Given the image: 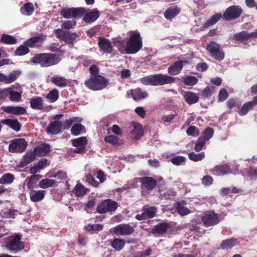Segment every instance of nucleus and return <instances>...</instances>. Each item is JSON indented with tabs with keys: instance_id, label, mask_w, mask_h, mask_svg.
Listing matches in <instances>:
<instances>
[{
	"instance_id": "nucleus-54",
	"label": "nucleus",
	"mask_w": 257,
	"mask_h": 257,
	"mask_svg": "<svg viewBox=\"0 0 257 257\" xmlns=\"http://www.w3.org/2000/svg\"><path fill=\"white\" fill-rule=\"evenodd\" d=\"M40 40V37H33L26 41L24 42V44L26 45L28 47H30L33 48L35 46V44L39 42Z\"/></svg>"
},
{
	"instance_id": "nucleus-4",
	"label": "nucleus",
	"mask_w": 257,
	"mask_h": 257,
	"mask_svg": "<svg viewBox=\"0 0 257 257\" xmlns=\"http://www.w3.org/2000/svg\"><path fill=\"white\" fill-rule=\"evenodd\" d=\"M130 33L131 34L126 42L125 50L127 54H134L143 47L142 38L137 30Z\"/></svg>"
},
{
	"instance_id": "nucleus-56",
	"label": "nucleus",
	"mask_w": 257,
	"mask_h": 257,
	"mask_svg": "<svg viewBox=\"0 0 257 257\" xmlns=\"http://www.w3.org/2000/svg\"><path fill=\"white\" fill-rule=\"evenodd\" d=\"M214 90L215 87L213 86L207 87L202 91L201 95L203 98L205 99L211 96Z\"/></svg>"
},
{
	"instance_id": "nucleus-61",
	"label": "nucleus",
	"mask_w": 257,
	"mask_h": 257,
	"mask_svg": "<svg viewBox=\"0 0 257 257\" xmlns=\"http://www.w3.org/2000/svg\"><path fill=\"white\" fill-rule=\"evenodd\" d=\"M86 181L91 185L94 187H98L99 186V183L95 180L93 177L90 174H87L86 175Z\"/></svg>"
},
{
	"instance_id": "nucleus-8",
	"label": "nucleus",
	"mask_w": 257,
	"mask_h": 257,
	"mask_svg": "<svg viewBox=\"0 0 257 257\" xmlns=\"http://www.w3.org/2000/svg\"><path fill=\"white\" fill-rule=\"evenodd\" d=\"M206 50L209 52L210 57L214 59L221 61L224 58L225 54L221 50L220 45L216 42L211 41L207 45Z\"/></svg>"
},
{
	"instance_id": "nucleus-1",
	"label": "nucleus",
	"mask_w": 257,
	"mask_h": 257,
	"mask_svg": "<svg viewBox=\"0 0 257 257\" xmlns=\"http://www.w3.org/2000/svg\"><path fill=\"white\" fill-rule=\"evenodd\" d=\"M243 13V10L240 6H231L228 7L223 14L220 13H215L203 25L202 28L206 29L217 23L222 18L225 21H231L239 18Z\"/></svg>"
},
{
	"instance_id": "nucleus-19",
	"label": "nucleus",
	"mask_w": 257,
	"mask_h": 257,
	"mask_svg": "<svg viewBox=\"0 0 257 257\" xmlns=\"http://www.w3.org/2000/svg\"><path fill=\"white\" fill-rule=\"evenodd\" d=\"M98 44L99 49L103 53L109 54L112 53L113 47L108 39L100 37L98 39Z\"/></svg>"
},
{
	"instance_id": "nucleus-5",
	"label": "nucleus",
	"mask_w": 257,
	"mask_h": 257,
	"mask_svg": "<svg viewBox=\"0 0 257 257\" xmlns=\"http://www.w3.org/2000/svg\"><path fill=\"white\" fill-rule=\"evenodd\" d=\"M108 83V80L102 75L91 76L88 79L84 82L86 87L94 91L105 88Z\"/></svg>"
},
{
	"instance_id": "nucleus-30",
	"label": "nucleus",
	"mask_w": 257,
	"mask_h": 257,
	"mask_svg": "<svg viewBox=\"0 0 257 257\" xmlns=\"http://www.w3.org/2000/svg\"><path fill=\"white\" fill-rule=\"evenodd\" d=\"M31 200L34 202H37L41 201L45 197V191L32 190L30 193Z\"/></svg>"
},
{
	"instance_id": "nucleus-14",
	"label": "nucleus",
	"mask_w": 257,
	"mask_h": 257,
	"mask_svg": "<svg viewBox=\"0 0 257 257\" xmlns=\"http://www.w3.org/2000/svg\"><path fill=\"white\" fill-rule=\"evenodd\" d=\"M139 182L141 184V188L147 190H152L155 189L157 181L152 177L144 176L138 178Z\"/></svg>"
},
{
	"instance_id": "nucleus-58",
	"label": "nucleus",
	"mask_w": 257,
	"mask_h": 257,
	"mask_svg": "<svg viewBox=\"0 0 257 257\" xmlns=\"http://www.w3.org/2000/svg\"><path fill=\"white\" fill-rule=\"evenodd\" d=\"M83 127L80 123L75 124L71 129V133L74 136H78L80 134Z\"/></svg>"
},
{
	"instance_id": "nucleus-53",
	"label": "nucleus",
	"mask_w": 257,
	"mask_h": 257,
	"mask_svg": "<svg viewBox=\"0 0 257 257\" xmlns=\"http://www.w3.org/2000/svg\"><path fill=\"white\" fill-rule=\"evenodd\" d=\"M213 134V128L212 127H208L204 131L202 134L203 136L201 137L204 139V140L207 141L212 137Z\"/></svg>"
},
{
	"instance_id": "nucleus-51",
	"label": "nucleus",
	"mask_w": 257,
	"mask_h": 257,
	"mask_svg": "<svg viewBox=\"0 0 257 257\" xmlns=\"http://www.w3.org/2000/svg\"><path fill=\"white\" fill-rule=\"evenodd\" d=\"M59 97V91L56 88L53 89L46 96V98L49 99L50 102H54Z\"/></svg>"
},
{
	"instance_id": "nucleus-2",
	"label": "nucleus",
	"mask_w": 257,
	"mask_h": 257,
	"mask_svg": "<svg viewBox=\"0 0 257 257\" xmlns=\"http://www.w3.org/2000/svg\"><path fill=\"white\" fill-rule=\"evenodd\" d=\"M175 78L172 76L162 74H154L144 77L140 79V82L145 85H163L174 83Z\"/></svg>"
},
{
	"instance_id": "nucleus-17",
	"label": "nucleus",
	"mask_w": 257,
	"mask_h": 257,
	"mask_svg": "<svg viewBox=\"0 0 257 257\" xmlns=\"http://www.w3.org/2000/svg\"><path fill=\"white\" fill-rule=\"evenodd\" d=\"M62 123L60 120L51 121L46 128L48 134L57 135L62 132Z\"/></svg>"
},
{
	"instance_id": "nucleus-15",
	"label": "nucleus",
	"mask_w": 257,
	"mask_h": 257,
	"mask_svg": "<svg viewBox=\"0 0 257 257\" xmlns=\"http://www.w3.org/2000/svg\"><path fill=\"white\" fill-rule=\"evenodd\" d=\"M113 232L117 235H128L132 234L135 230L128 224H120L112 228Z\"/></svg>"
},
{
	"instance_id": "nucleus-35",
	"label": "nucleus",
	"mask_w": 257,
	"mask_h": 257,
	"mask_svg": "<svg viewBox=\"0 0 257 257\" xmlns=\"http://www.w3.org/2000/svg\"><path fill=\"white\" fill-rule=\"evenodd\" d=\"M236 239L234 238H227L223 240L220 245L222 249H228L234 247L236 244Z\"/></svg>"
},
{
	"instance_id": "nucleus-24",
	"label": "nucleus",
	"mask_w": 257,
	"mask_h": 257,
	"mask_svg": "<svg viewBox=\"0 0 257 257\" xmlns=\"http://www.w3.org/2000/svg\"><path fill=\"white\" fill-rule=\"evenodd\" d=\"M3 110L8 113L17 115L24 114L26 112V110L24 107L20 106H8L5 107Z\"/></svg>"
},
{
	"instance_id": "nucleus-60",
	"label": "nucleus",
	"mask_w": 257,
	"mask_h": 257,
	"mask_svg": "<svg viewBox=\"0 0 257 257\" xmlns=\"http://www.w3.org/2000/svg\"><path fill=\"white\" fill-rule=\"evenodd\" d=\"M176 209L179 214L182 216L186 215L190 213V211L189 209L181 206L179 203H178Z\"/></svg>"
},
{
	"instance_id": "nucleus-40",
	"label": "nucleus",
	"mask_w": 257,
	"mask_h": 257,
	"mask_svg": "<svg viewBox=\"0 0 257 257\" xmlns=\"http://www.w3.org/2000/svg\"><path fill=\"white\" fill-rule=\"evenodd\" d=\"M1 42L4 44L13 45L17 43V39L13 36L3 34L2 36Z\"/></svg>"
},
{
	"instance_id": "nucleus-27",
	"label": "nucleus",
	"mask_w": 257,
	"mask_h": 257,
	"mask_svg": "<svg viewBox=\"0 0 257 257\" xmlns=\"http://www.w3.org/2000/svg\"><path fill=\"white\" fill-rule=\"evenodd\" d=\"M36 157V156H35L34 152L27 153L21 160L19 165L20 167L23 168L26 166L30 163L34 161L35 160Z\"/></svg>"
},
{
	"instance_id": "nucleus-23",
	"label": "nucleus",
	"mask_w": 257,
	"mask_h": 257,
	"mask_svg": "<svg viewBox=\"0 0 257 257\" xmlns=\"http://www.w3.org/2000/svg\"><path fill=\"white\" fill-rule=\"evenodd\" d=\"M132 125L134 128L131 131V134L135 140H139L144 135L143 126L138 122H132Z\"/></svg>"
},
{
	"instance_id": "nucleus-36",
	"label": "nucleus",
	"mask_w": 257,
	"mask_h": 257,
	"mask_svg": "<svg viewBox=\"0 0 257 257\" xmlns=\"http://www.w3.org/2000/svg\"><path fill=\"white\" fill-rule=\"evenodd\" d=\"M89 190L82 184L78 183L75 186L73 193L77 197H82L85 195Z\"/></svg>"
},
{
	"instance_id": "nucleus-10",
	"label": "nucleus",
	"mask_w": 257,
	"mask_h": 257,
	"mask_svg": "<svg viewBox=\"0 0 257 257\" xmlns=\"http://www.w3.org/2000/svg\"><path fill=\"white\" fill-rule=\"evenodd\" d=\"M118 207V203L111 199H106L100 203L97 207L96 211L100 214H105L114 212Z\"/></svg>"
},
{
	"instance_id": "nucleus-64",
	"label": "nucleus",
	"mask_w": 257,
	"mask_h": 257,
	"mask_svg": "<svg viewBox=\"0 0 257 257\" xmlns=\"http://www.w3.org/2000/svg\"><path fill=\"white\" fill-rule=\"evenodd\" d=\"M213 181V180L211 176L205 175L202 178L201 183L204 186H209L212 185Z\"/></svg>"
},
{
	"instance_id": "nucleus-62",
	"label": "nucleus",
	"mask_w": 257,
	"mask_h": 257,
	"mask_svg": "<svg viewBox=\"0 0 257 257\" xmlns=\"http://www.w3.org/2000/svg\"><path fill=\"white\" fill-rule=\"evenodd\" d=\"M186 133L188 136L196 137L199 135V132L195 126H190L186 130Z\"/></svg>"
},
{
	"instance_id": "nucleus-57",
	"label": "nucleus",
	"mask_w": 257,
	"mask_h": 257,
	"mask_svg": "<svg viewBox=\"0 0 257 257\" xmlns=\"http://www.w3.org/2000/svg\"><path fill=\"white\" fill-rule=\"evenodd\" d=\"M114 45L117 47L118 51L121 54H124L126 53L125 46H124V43L123 41L116 40L114 42Z\"/></svg>"
},
{
	"instance_id": "nucleus-48",
	"label": "nucleus",
	"mask_w": 257,
	"mask_h": 257,
	"mask_svg": "<svg viewBox=\"0 0 257 257\" xmlns=\"http://www.w3.org/2000/svg\"><path fill=\"white\" fill-rule=\"evenodd\" d=\"M76 25V22L74 20L72 21H66L64 22L61 25V28L60 29L64 32H70V30L72 29Z\"/></svg>"
},
{
	"instance_id": "nucleus-33",
	"label": "nucleus",
	"mask_w": 257,
	"mask_h": 257,
	"mask_svg": "<svg viewBox=\"0 0 257 257\" xmlns=\"http://www.w3.org/2000/svg\"><path fill=\"white\" fill-rule=\"evenodd\" d=\"M42 178L41 175H33L27 178L28 183L27 186L29 189H33L37 186V182Z\"/></svg>"
},
{
	"instance_id": "nucleus-3",
	"label": "nucleus",
	"mask_w": 257,
	"mask_h": 257,
	"mask_svg": "<svg viewBox=\"0 0 257 257\" xmlns=\"http://www.w3.org/2000/svg\"><path fill=\"white\" fill-rule=\"evenodd\" d=\"M61 59L58 55L54 53H41L35 55L31 61L39 64L41 67H48L57 64Z\"/></svg>"
},
{
	"instance_id": "nucleus-13",
	"label": "nucleus",
	"mask_w": 257,
	"mask_h": 257,
	"mask_svg": "<svg viewBox=\"0 0 257 257\" xmlns=\"http://www.w3.org/2000/svg\"><path fill=\"white\" fill-rule=\"evenodd\" d=\"M219 216L213 211H206L202 217L201 220L206 227L214 226L219 222Z\"/></svg>"
},
{
	"instance_id": "nucleus-42",
	"label": "nucleus",
	"mask_w": 257,
	"mask_h": 257,
	"mask_svg": "<svg viewBox=\"0 0 257 257\" xmlns=\"http://www.w3.org/2000/svg\"><path fill=\"white\" fill-rule=\"evenodd\" d=\"M20 71L14 70L10 73L8 75H6V84H10L14 82L21 75Z\"/></svg>"
},
{
	"instance_id": "nucleus-11",
	"label": "nucleus",
	"mask_w": 257,
	"mask_h": 257,
	"mask_svg": "<svg viewBox=\"0 0 257 257\" xmlns=\"http://www.w3.org/2000/svg\"><path fill=\"white\" fill-rule=\"evenodd\" d=\"M142 211V214H138L135 216V218L139 221L152 219L155 217L158 211V208L155 206L146 205L143 207Z\"/></svg>"
},
{
	"instance_id": "nucleus-34",
	"label": "nucleus",
	"mask_w": 257,
	"mask_h": 257,
	"mask_svg": "<svg viewBox=\"0 0 257 257\" xmlns=\"http://www.w3.org/2000/svg\"><path fill=\"white\" fill-rule=\"evenodd\" d=\"M34 10L33 5L30 2L25 4L20 9L21 14L27 16H31Z\"/></svg>"
},
{
	"instance_id": "nucleus-47",
	"label": "nucleus",
	"mask_w": 257,
	"mask_h": 257,
	"mask_svg": "<svg viewBox=\"0 0 257 257\" xmlns=\"http://www.w3.org/2000/svg\"><path fill=\"white\" fill-rule=\"evenodd\" d=\"M253 107V106L252 105L251 103H250L249 101H248L243 104L238 113L241 116L245 115L248 112L249 110H251Z\"/></svg>"
},
{
	"instance_id": "nucleus-20",
	"label": "nucleus",
	"mask_w": 257,
	"mask_h": 257,
	"mask_svg": "<svg viewBox=\"0 0 257 257\" xmlns=\"http://www.w3.org/2000/svg\"><path fill=\"white\" fill-rule=\"evenodd\" d=\"M51 147L47 143H42L41 145L36 146L33 152L35 156L38 157H44L48 155L50 152Z\"/></svg>"
},
{
	"instance_id": "nucleus-45",
	"label": "nucleus",
	"mask_w": 257,
	"mask_h": 257,
	"mask_svg": "<svg viewBox=\"0 0 257 257\" xmlns=\"http://www.w3.org/2000/svg\"><path fill=\"white\" fill-rule=\"evenodd\" d=\"M189 159L194 162H198L202 160L205 158V153L203 152L196 154L192 152L188 154Z\"/></svg>"
},
{
	"instance_id": "nucleus-55",
	"label": "nucleus",
	"mask_w": 257,
	"mask_h": 257,
	"mask_svg": "<svg viewBox=\"0 0 257 257\" xmlns=\"http://www.w3.org/2000/svg\"><path fill=\"white\" fill-rule=\"evenodd\" d=\"M206 141L201 137L198 138L195 145V150L196 152H199L202 150L206 144Z\"/></svg>"
},
{
	"instance_id": "nucleus-21",
	"label": "nucleus",
	"mask_w": 257,
	"mask_h": 257,
	"mask_svg": "<svg viewBox=\"0 0 257 257\" xmlns=\"http://www.w3.org/2000/svg\"><path fill=\"white\" fill-rule=\"evenodd\" d=\"M89 9L87 10V11ZM83 21L86 23H91L95 22L99 17L100 12L97 9H94L90 12H86L83 15Z\"/></svg>"
},
{
	"instance_id": "nucleus-26",
	"label": "nucleus",
	"mask_w": 257,
	"mask_h": 257,
	"mask_svg": "<svg viewBox=\"0 0 257 257\" xmlns=\"http://www.w3.org/2000/svg\"><path fill=\"white\" fill-rule=\"evenodd\" d=\"M50 81L59 87H65L68 85V80L64 77L55 75L51 77Z\"/></svg>"
},
{
	"instance_id": "nucleus-6",
	"label": "nucleus",
	"mask_w": 257,
	"mask_h": 257,
	"mask_svg": "<svg viewBox=\"0 0 257 257\" xmlns=\"http://www.w3.org/2000/svg\"><path fill=\"white\" fill-rule=\"evenodd\" d=\"M22 235L16 233L11 236L6 245V248L11 252L17 253L22 251L25 247L24 242L21 241Z\"/></svg>"
},
{
	"instance_id": "nucleus-44",
	"label": "nucleus",
	"mask_w": 257,
	"mask_h": 257,
	"mask_svg": "<svg viewBox=\"0 0 257 257\" xmlns=\"http://www.w3.org/2000/svg\"><path fill=\"white\" fill-rule=\"evenodd\" d=\"M85 228L87 231H93L96 233L103 229V225L101 224H88L85 226Z\"/></svg>"
},
{
	"instance_id": "nucleus-12",
	"label": "nucleus",
	"mask_w": 257,
	"mask_h": 257,
	"mask_svg": "<svg viewBox=\"0 0 257 257\" xmlns=\"http://www.w3.org/2000/svg\"><path fill=\"white\" fill-rule=\"evenodd\" d=\"M28 146L27 141L24 139H16L11 141L9 151L11 153L23 152Z\"/></svg>"
},
{
	"instance_id": "nucleus-46",
	"label": "nucleus",
	"mask_w": 257,
	"mask_h": 257,
	"mask_svg": "<svg viewBox=\"0 0 257 257\" xmlns=\"http://www.w3.org/2000/svg\"><path fill=\"white\" fill-rule=\"evenodd\" d=\"M29 52V48L24 44L18 47L16 50L14 54L15 56H22L27 54Z\"/></svg>"
},
{
	"instance_id": "nucleus-37",
	"label": "nucleus",
	"mask_w": 257,
	"mask_h": 257,
	"mask_svg": "<svg viewBox=\"0 0 257 257\" xmlns=\"http://www.w3.org/2000/svg\"><path fill=\"white\" fill-rule=\"evenodd\" d=\"M15 178V176L11 173L5 174L0 178V184H11L14 182Z\"/></svg>"
},
{
	"instance_id": "nucleus-59",
	"label": "nucleus",
	"mask_w": 257,
	"mask_h": 257,
	"mask_svg": "<svg viewBox=\"0 0 257 257\" xmlns=\"http://www.w3.org/2000/svg\"><path fill=\"white\" fill-rule=\"evenodd\" d=\"M104 141L105 142L112 144L113 145H116L118 144V139L114 135H109L105 137Z\"/></svg>"
},
{
	"instance_id": "nucleus-52",
	"label": "nucleus",
	"mask_w": 257,
	"mask_h": 257,
	"mask_svg": "<svg viewBox=\"0 0 257 257\" xmlns=\"http://www.w3.org/2000/svg\"><path fill=\"white\" fill-rule=\"evenodd\" d=\"M247 176L252 180L257 179V168L250 167L246 169Z\"/></svg>"
},
{
	"instance_id": "nucleus-7",
	"label": "nucleus",
	"mask_w": 257,
	"mask_h": 257,
	"mask_svg": "<svg viewBox=\"0 0 257 257\" xmlns=\"http://www.w3.org/2000/svg\"><path fill=\"white\" fill-rule=\"evenodd\" d=\"M63 30L57 29L54 32L57 38L64 41L70 47H73L74 43L78 40L79 36L76 33L71 32H64Z\"/></svg>"
},
{
	"instance_id": "nucleus-28",
	"label": "nucleus",
	"mask_w": 257,
	"mask_h": 257,
	"mask_svg": "<svg viewBox=\"0 0 257 257\" xmlns=\"http://www.w3.org/2000/svg\"><path fill=\"white\" fill-rule=\"evenodd\" d=\"M131 91L132 97L136 101L140 100L148 96V93L146 91H143L141 88L139 87L132 89Z\"/></svg>"
},
{
	"instance_id": "nucleus-32",
	"label": "nucleus",
	"mask_w": 257,
	"mask_h": 257,
	"mask_svg": "<svg viewBox=\"0 0 257 257\" xmlns=\"http://www.w3.org/2000/svg\"><path fill=\"white\" fill-rule=\"evenodd\" d=\"M43 100L41 97H37L32 98L30 101L31 107L36 110H42L43 106Z\"/></svg>"
},
{
	"instance_id": "nucleus-31",
	"label": "nucleus",
	"mask_w": 257,
	"mask_h": 257,
	"mask_svg": "<svg viewBox=\"0 0 257 257\" xmlns=\"http://www.w3.org/2000/svg\"><path fill=\"white\" fill-rule=\"evenodd\" d=\"M251 39L250 33L246 31H242L240 32L235 33L233 36V39L236 41L243 42Z\"/></svg>"
},
{
	"instance_id": "nucleus-39",
	"label": "nucleus",
	"mask_w": 257,
	"mask_h": 257,
	"mask_svg": "<svg viewBox=\"0 0 257 257\" xmlns=\"http://www.w3.org/2000/svg\"><path fill=\"white\" fill-rule=\"evenodd\" d=\"M56 184L55 180L46 178L40 180L39 186L41 188L46 189L54 186Z\"/></svg>"
},
{
	"instance_id": "nucleus-43",
	"label": "nucleus",
	"mask_w": 257,
	"mask_h": 257,
	"mask_svg": "<svg viewBox=\"0 0 257 257\" xmlns=\"http://www.w3.org/2000/svg\"><path fill=\"white\" fill-rule=\"evenodd\" d=\"M21 93L18 91L13 90L10 87L9 99L12 101L19 102L21 100Z\"/></svg>"
},
{
	"instance_id": "nucleus-22",
	"label": "nucleus",
	"mask_w": 257,
	"mask_h": 257,
	"mask_svg": "<svg viewBox=\"0 0 257 257\" xmlns=\"http://www.w3.org/2000/svg\"><path fill=\"white\" fill-rule=\"evenodd\" d=\"M170 228L171 225L170 223L162 222L154 226L151 229V232L152 234H163Z\"/></svg>"
},
{
	"instance_id": "nucleus-16",
	"label": "nucleus",
	"mask_w": 257,
	"mask_h": 257,
	"mask_svg": "<svg viewBox=\"0 0 257 257\" xmlns=\"http://www.w3.org/2000/svg\"><path fill=\"white\" fill-rule=\"evenodd\" d=\"M211 173L215 176H224L231 173L230 167L227 164L219 165L210 170Z\"/></svg>"
},
{
	"instance_id": "nucleus-41",
	"label": "nucleus",
	"mask_w": 257,
	"mask_h": 257,
	"mask_svg": "<svg viewBox=\"0 0 257 257\" xmlns=\"http://www.w3.org/2000/svg\"><path fill=\"white\" fill-rule=\"evenodd\" d=\"M125 242L122 239L116 238L111 242V247L116 250H121L124 246Z\"/></svg>"
},
{
	"instance_id": "nucleus-29",
	"label": "nucleus",
	"mask_w": 257,
	"mask_h": 257,
	"mask_svg": "<svg viewBox=\"0 0 257 257\" xmlns=\"http://www.w3.org/2000/svg\"><path fill=\"white\" fill-rule=\"evenodd\" d=\"M185 101L189 105H191L197 102L199 100L198 95L191 91H186L183 95Z\"/></svg>"
},
{
	"instance_id": "nucleus-63",
	"label": "nucleus",
	"mask_w": 257,
	"mask_h": 257,
	"mask_svg": "<svg viewBox=\"0 0 257 257\" xmlns=\"http://www.w3.org/2000/svg\"><path fill=\"white\" fill-rule=\"evenodd\" d=\"M228 96V92L226 89H221L218 94V101H224L225 100Z\"/></svg>"
},
{
	"instance_id": "nucleus-9",
	"label": "nucleus",
	"mask_w": 257,
	"mask_h": 257,
	"mask_svg": "<svg viewBox=\"0 0 257 257\" xmlns=\"http://www.w3.org/2000/svg\"><path fill=\"white\" fill-rule=\"evenodd\" d=\"M87 9L83 7L64 8L60 12V15L66 19L80 18L85 14Z\"/></svg>"
},
{
	"instance_id": "nucleus-25",
	"label": "nucleus",
	"mask_w": 257,
	"mask_h": 257,
	"mask_svg": "<svg viewBox=\"0 0 257 257\" xmlns=\"http://www.w3.org/2000/svg\"><path fill=\"white\" fill-rule=\"evenodd\" d=\"M1 123L9 126L10 128L18 132L21 130V124L18 119L6 118L1 121Z\"/></svg>"
},
{
	"instance_id": "nucleus-49",
	"label": "nucleus",
	"mask_w": 257,
	"mask_h": 257,
	"mask_svg": "<svg viewBox=\"0 0 257 257\" xmlns=\"http://www.w3.org/2000/svg\"><path fill=\"white\" fill-rule=\"evenodd\" d=\"M182 82L186 85L193 86L197 83L198 79L194 76H188L183 77Z\"/></svg>"
},
{
	"instance_id": "nucleus-38",
	"label": "nucleus",
	"mask_w": 257,
	"mask_h": 257,
	"mask_svg": "<svg viewBox=\"0 0 257 257\" xmlns=\"http://www.w3.org/2000/svg\"><path fill=\"white\" fill-rule=\"evenodd\" d=\"M179 13L180 10L177 7L169 8L165 12L164 16L166 19L171 20L178 15Z\"/></svg>"
},
{
	"instance_id": "nucleus-18",
	"label": "nucleus",
	"mask_w": 257,
	"mask_h": 257,
	"mask_svg": "<svg viewBox=\"0 0 257 257\" xmlns=\"http://www.w3.org/2000/svg\"><path fill=\"white\" fill-rule=\"evenodd\" d=\"M187 60H178L168 68V72L171 75H176L180 73L184 64H188Z\"/></svg>"
},
{
	"instance_id": "nucleus-50",
	"label": "nucleus",
	"mask_w": 257,
	"mask_h": 257,
	"mask_svg": "<svg viewBox=\"0 0 257 257\" xmlns=\"http://www.w3.org/2000/svg\"><path fill=\"white\" fill-rule=\"evenodd\" d=\"M72 144L74 147H84L87 144V139L85 137H81L72 141Z\"/></svg>"
}]
</instances>
